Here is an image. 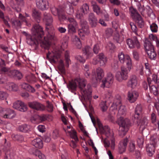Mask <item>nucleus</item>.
Returning <instances> with one entry per match:
<instances>
[{"label": "nucleus", "instance_id": "1", "mask_svg": "<svg viewBox=\"0 0 159 159\" xmlns=\"http://www.w3.org/2000/svg\"><path fill=\"white\" fill-rule=\"evenodd\" d=\"M43 20L46 23V29L48 31L46 36L43 38L44 32L42 27L39 24H35L31 30L32 35L28 37L27 42L35 48L40 44L42 48L48 49L50 45V40L53 39L54 36L53 32L54 29L52 25L53 20L50 14L45 13L44 14Z\"/></svg>", "mask_w": 159, "mask_h": 159}, {"label": "nucleus", "instance_id": "2", "mask_svg": "<svg viewBox=\"0 0 159 159\" xmlns=\"http://www.w3.org/2000/svg\"><path fill=\"white\" fill-rule=\"evenodd\" d=\"M126 113V109L124 105L120 106L118 110L117 120L116 122L119 126V134L123 137L124 136L128 131L130 125L129 120L128 119H124L121 116H125Z\"/></svg>", "mask_w": 159, "mask_h": 159}, {"label": "nucleus", "instance_id": "3", "mask_svg": "<svg viewBox=\"0 0 159 159\" xmlns=\"http://www.w3.org/2000/svg\"><path fill=\"white\" fill-rule=\"evenodd\" d=\"M144 46L147 53L151 60H155L157 54L155 51L154 47L151 43L148 41H146Z\"/></svg>", "mask_w": 159, "mask_h": 159}, {"label": "nucleus", "instance_id": "4", "mask_svg": "<svg viewBox=\"0 0 159 159\" xmlns=\"http://www.w3.org/2000/svg\"><path fill=\"white\" fill-rule=\"evenodd\" d=\"M118 57L120 62L122 64L126 63L127 68L130 70L132 67L131 60L130 57L127 55H125L123 52H121L119 53Z\"/></svg>", "mask_w": 159, "mask_h": 159}, {"label": "nucleus", "instance_id": "5", "mask_svg": "<svg viewBox=\"0 0 159 159\" xmlns=\"http://www.w3.org/2000/svg\"><path fill=\"white\" fill-rule=\"evenodd\" d=\"M130 71L127 68L124 66L121 67V71L117 72L116 74V79L119 82L127 80L128 77V73Z\"/></svg>", "mask_w": 159, "mask_h": 159}, {"label": "nucleus", "instance_id": "6", "mask_svg": "<svg viewBox=\"0 0 159 159\" xmlns=\"http://www.w3.org/2000/svg\"><path fill=\"white\" fill-rule=\"evenodd\" d=\"M157 141V140L154 136L151 137L150 143L148 144L146 148V150L149 156H151L154 153Z\"/></svg>", "mask_w": 159, "mask_h": 159}, {"label": "nucleus", "instance_id": "7", "mask_svg": "<svg viewBox=\"0 0 159 159\" xmlns=\"http://www.w3.org/2000/svg\"><path fill=\"white\" fill-rule=\"evenodd\" d=\"M76 79H80L81 80H84L83 82H81V84L82 86L83 85H84V86L82 87V88H79L81 90L82 94L85 97H87L88 99L90 101L92 97V90L90 88H89L87 90H85L84 89L87 84L86 80L84 79H81L80 78H77Z\"/></svg>", "mask_w": 159, "mask_h": 159}, {"label": "nucleus", "instance_id": "8", "mask_svg": "<svg viewBox=\"0 0 159 159\" xmlns=\"http://www.w3.org/2000/svg\"><path fill=\"white\" fill-rule=\"evenodd\" d=\"M84 80H80V79H75L74 80H72L70 81L69 84L67 85V87L69 90L72 92L75 91L76 90L77 87V84H79V88H82V86L81 84V82H83ZM84 85H82V87Z\"/></svg>", "mask_w": 159, "mask_h": 159}, {"label": "nucleus", "instance_id": "9", "mask_svg": "<svg viewBox=\"0 0 159 159\" xmlns=\"http://www.w3.org/2000/svg\"><path fill=\"white\" fill-rule=\"evenodd\" d=\"M16 115L15 111L9 108H3L0 114V116L4 118L12 119Z\"/></svg>", "mask_w": 159, "mask_h": 159}, {"label": "nucleus", "instance_id": "10", "mask_svg": "<svg viewBox=\"0 0 159 159\" xmlns=\"http://www.w3.org/2000/svg\"><path fill=\"white\" fill-rule=\"evenodd\" d=\"M89 11V6L86 3L84 4L81 7L80 9L76 12V16L78 19H80L84 15L88 14Z\"/></svg>", "mask_w": 159, "mask_h": 159}, {"label": "nucleus", "instance_id": "11", "mask_svg": "<svg viewBox=\"0 0 159 159\" xmlns=\"http://www.w3.org/2000/svg\"><path fill=\"white\" fill-rule=\"evenodd\" d=\"M113 76L110 73H108L107 77L102 81V84L101 87L104 88L105 87H109L112 84L113 81Z\"/></svg>", "mask_w": 159, "mask_h": 159}, {"label": "nucleus", "instance_id": "12", "mask_svg": "<svg viewBox=\"0 0 159 159\" xmlns=\"http://www.w3.org/2000/svg\"><path fill=\"white\" fill-rule=\"evenodd\" d=\"M126 43L130 48L133 49L134 48H137V49H139L140 47V43L136 36H134L132 39H127Z\"/></svg>", "mask_w": 159, "mask_h": 159}, {"label": "nucleus", "instance_id": "13", "mask_svg": "<svg viewBox=\"0 0 159 159\" xmlns=\"http://www.w3.org/2000/svg\"><path fill=\"white\" fill-rule=\"evenodd\" d=\"M28 105L31 109L37 111H43L45 109L44 105L36 101L28 102Z\"/></svg>", "mask_w": 159, "mask_h": 159}, {"label": "nucleus", "instance_id": "14", "mask_svg": "<svg viewBox=\"0 0 159 159\" xmlns=\"http://www.w3.org/2000/svg\"><path fill=\"white\" fill-rule=\"evenodd\" d=\"M8 75L12 78L19 80H21L23 77L22 73L17 70H10L8 73Z\"/></svg>", "mask_w": 159, "mask_h": 159}, {"label": "nucleus", "instance_id": "15", "mask_svg": "<svg viewBox=\"0 0 159 159\" xmlns=\"http://www.w3.org/2000/svg\"><path fill=\"white\" fill-rule=\"evenodd\" d=\"M128 142L127 138L121 140L118 145V152L120 154L125 152Z\"/></svg>", "mask_w": 159, "mask_h": 159}, {"label": "nucleus", "instance_id": "16", "mask_svg": "<svg viewBox=\"0 0 159 159\" xmlns=\"http://www.w3.org/2000/svg\"><path fill=\"white\" fill-rule=\"evenodd\" d=\"M51 11L53 15L58 16L59 19L61 20L65 18L63 14V10L62 9H58L57 8L53 7L51 8Z\"/></svg>", "mask_w": 159, "mask_h": 159}, {"label": "nucleus", "instance_id": "17", "mask_svg": "<svg viewBox=\"0 0 159 159\" xmlns=\"http://www.w3.org/2000/svg\"><path fill=\"white\" fill-rule=\"evenodd\" d=\"M138 96L139 93L135 91H130L128 93V98L130 102L132 103L135 101Z\"/></svg>", "mask_w": 159, "mask_h": 159}, {"label": "nucleus", "instance_id": "18", "mask_svg": "<svg viewBox=\"0 0 159 159\" xmlns=\"http://www.w3.org/2000/svg\"><path fill=\"white\" fill-rule=\"evenodd\" d=\"M137 80L136 76L135 75L131 76L127 82V86L134 89L137 86Z\"/></svg>", "mask_w": 159, "mask_h": 159}, {"label": "nucleus", "instance_id": "19", "mask_svg": "<svg viewBox=\"0 0 159 159\" xmlns=\"http://www.w3.org/2000/svg\"><path fill=\"white\" fill-rule=\"evenodd\" d=\"M88 19L92 27H95L96 26L98 20L93 13L91 12L89 14Z\"/></svg>", "mask_w": 159, "mask_h": 159}, {"label": "nucleus", "instance_id": "20", "mask_svg": "<svg viewBox=\"0 0 159 159\" xmlns=\"http://www.w3.org/2000/svg\"><path fill=\"white\" fill-rule=\"evenodd\" d=\"M36 4L38 7L43 10H45L48 8V2L46 1L37 0Z\"/></svg>", "mask_w": 159, "mask_h": 159}, {"label": "nucleus", "instance_id": "21", "mask_svg": "<svg viewBox=\"0 0 159 159\" xmlns=\"http://www.w3.org/2000/svg\"><path fill=\"white\" fill-rule=\"evenodd\" d=\"M104 76V73L103 70L100 68H98L96 70V80L93 81L94 83L100 81Z\"/></svg>", "mask_w": 159, "mask_h": 159}, {"label": "nucleus", "instance_id": "22", "mask_svg": "<svg viewBox=\"0 0 159 159\" xmlns=\"http://www.w3.org/2000/svg\"><path fill=\"white\" fill-rule=\"evenodd\" d=\"M142 111V106L140 104L137 105L135 109V114L134 116V121L138 123V120L139 118V115L141 114Z\"/></svg>", "mask_w": 159, "mask_h": 159}, {"label": "nucleus", "instance_id": "23", "mask_svg": "<svg viewBox=\"0 0 159 159\" xmlns=\"http://www.w3.org/2000/svg\"><path fill=\"white\" fill-rule=\"evenodd\" d=\"M91 3L93 11L96 13L97 15H99L103 13L102 10L101 9V8L97 4L96 2L94 1H92Z\"/></svg>", "mask_w": 159, "mask_h": 159}, {"label": "nucleus", "instance_id": "24", "mask_svg": "<svg viewBox=\"0 0 159 159\" xmlns=\"http://www.w3.org/2000/svg\"><path fill=\"white\" fill-rule=\"evenodd\" d=\"M121 103V97L120 96H118L117 98L116 97L115 98L113 103L111 107L110 110H113V111H116L117 106L118 105L120 106Z\"/></svg>", "mask_w": 159, "mask_h": 159}, {"label": "nucleus", "instance_id": "25", "mask_svg": "<svg viewBox=\"0 0 159 159\" xmlns=\"http://www.w3.org/2000/svg\"><path fill=\"white\" fill-rule=\"evenodd\" d=\"M31 143L33 146L39 148H41L43 146V142L40 138L34 139L32 141Z\"/></svg>", "mask_w": 159, "mask_h": 159}, {"label": "nucleus", "instance_id": "26", "mask_svg": "<svg viewBox=\"0 0 159 159\" xmlns=\"http://www.w3.org/2000/svg\"><path fill=\"white\" fill-rule=\"evenodd\" d=\"M103 143L104 144V146L106 148H108L109 147L110 145L112 149L114 150L115 148V139L113 138L111 139V144L109 141V140L108 139L106 138L103 140Z\"/></svg>", "mask_w": 159, "mask_h": 159}, {"label": "nucleus", "instance_id": "27", "mask_svg": "<svg viewBox=\"0 0 159 159\" xmlns=\"http://www.w3.org/2000/svg\"><path fill=\"white\" fill-rule=\"evenodd\" d=\"M25 80L30 83H34L37 80V78L33 74H30L26 75L25 77Z\"/></svg>", "mask_w": 159, "mask_h": 159}, {"label": "nucleus", "instance_id": "28", "mask_svg": "<svg viewBox=\"0 0 159 159\" xmlns=\"http://www.w3.org/2000/svg\"><path fill=\"white\" fill-rule=\"evenodd\" d=\"M139 118L138 120V123H137L140 126V129L142 130L144 129L147 125L148 124V120L146 118H143V119L139 122Z\"/></svg>", "mask_w": 159, "mask_h": 159}, {"label": "nucleus", "instance_id": "29", "mask_svg": "<svg viewBox=\"0 0 159 159\" xmlns=\"http://www.w3.org/2000/svg\"><path fill=\"white\" fill-rule=\"evenodd\" d=\"M18 129L21 132L26 133L30 131L31 127L29 125L24 124L19 126L18 127Z\"/></svg>", "mask_w": 159, "mask_h": 159}, {"label": "nucleus", "instance_id": "30", "mask_svg": "<svg viewBox=\"0 0 159 159\" xmlns=\"http://www.w3.org/2000/svg\"><path fill=\"white\" fill-rule=\"evenodd\" d=\"M64 130L67 134H68L71 138L74 139L75 141H78V139L76 135V132L74 129H71V131H67L64 128Z\"/></svg>", "mask_w": 159, "mask_h": 159}, {"label": "nucleus", "instance_id": "31", "mask_svg": "<svg viewBox=\"0 0 159 159\" xmlns=\"http://www.w3.org/2000/svg\"><path fill=\"white\" fill-rule=\"evenodd\" d=\"M6 89L10 91H16L18 89V86L13 83L7 84L5 86Z\"/></svg>", "mask_w": 159, "mask_h": 159}, {"label": "nucleus", "instance_id": "32", "mask_svg": "<svg viewBox=\"0 0 159 159\" xmlns=\"http://www.w3.org/2000/svg\"><path fill=\"white\" fill-rule=\"evenodd\" d=\"M32 15L38 23L40 22L41 17L40 13L39 12L35 9L33 10L32 11Z\"/></svg>", "mask_w": 159, "mask_h": 159}, {"label": "nucleus", "instance_id": "33", "mask_svg": "<svg viewBox=\"0 0 159 159\" xmlns=\"http://www.w3.org/2000/svg\"><path fill=\"white\" fill-rule=\"evenodd\" d=\"M98 56L100 66H103L107 61V58L102 53L100 54Z\"/></svg>", "mask_w": 159, "mask_h": 159}, {"label": "nucleus", "instance_id": "34", "mask_svg": "<svg viewBox=\"0 0 159 159\" xmlns=\"http://www.w3.org/2000/svg\"><path fill=\"white\" fill-rule=\"evenodd\" d=\"M135 22L138 24V25L140 28H142L144 26V22L139 15H138V16H137Z\"/></svg>", "mask_w": 159, "mask_h": 159}, {"label": "nucleus", "instance_id": "35", "mask_svg": "<svg viewBox=\"0 0 159 159\" xmlns=\"http://www.w3.org/2000/svg\"><path fill=\"white\" fill-rule=\"evenodd\" d=\"M80 33V35L84 36L85 34H88L89 33L88 27L87 25L85 26H82V28L79 30Z\"/></svg>", "mask_w": 159, "mask_h": 159}, {"label": "nucleus", "instance_id": "36", "mask_svg": "<svg viewBox=\"0 0 159 159\" xmlns=\"http://www.w3.org/2000/svg\"><path fill=\"white\" fill-rule=\"evenodd\" d=\"M11 137L13 140L20 142H22L24 140V138L22 135L12 134Z\"/></svg>", "mask_w": 159, "mask_h": 159}, {"label": "nucleus", "instance_id": "37", "mask_svg": "<svg viewBox=\"0 0 159 159\" xmlns=\"http://www.w3.org/2000/svg\"><path fill=\"white\" fill-rule=\"evenodd\" d=\"M5 159H15V154L12 151L10 150L9 152H7Z\"/></svg>", "mask_w": 159, "mask_h": 159}, {"label": "nucleus", "instance_id": "38", "mask_svg": "<svg viewBox=\"0 0 159 159\" xmlns=\"http://www.w3.org/2000/svg\"><path fill=\"white\" fill-rule=\"evenodd\" d=\"M28 109V108L26 105L22 101L18 110L21 112H25L27 111Z\"/></svg>", "mask_w": 159, "mask_h": 159}, {"label": "nucleus", "instance_id": "39", "mask_svg": "<svg viewBox=\"0 0 159 159\" xmlns=\"http://www.w3.org/2000/svg\"><path fill=\"white\" fill-rule=\"evenodd\" d=\"M28 109V108L26 105L22 101L18 110L21 112H25L27 111Z\"/></svg>", "mask_w": 159, "mask_h": 159}, {"label": "nucleus", "instance_id": "40", "mask_svg": "<svg viewBox=\"0 0 159 159\" xmlns=\"http://www.w3.org/2000/svg\"><path fill=\"white\" fill-rule=\"evenodd\" d=\"M58 68L59 70L62 73H65V68L63 61L62 60H60L59 62Z\"/></svg>", "mask_w": 159, "mask_h": 159}, {"label": "nucleus", "instance_id": "41", "mask_svg": "<svg viewBox=\"0 0 159 159\" xmlns=\"http://www.w3.org/2000/svg\"><path fill=\"white\" fill-rule=\"evenodd\" d=\"M103 129L105 133V134L107 138L111 137L113 136L112 132H111L110 129L108 126H105Z\"/></svg>", "mask_w": 159, "mask_h": 159}, {"label": "nucleus", "instance_id": "42", "mask_svg": "<svg viewBox=\"0 0 159 159\" xmlns=\"http://www.w3.org/2000/svg\"><path fill=\"white\" fill-rule=\"evenodd\" d=\"M65 60L66 62V66L67 67H69V65L71 64V61L69 57V53L66 51L65 53Z\"/></svg>", "mask_w": 159, "mask_h": 159}, {"label": "nucleus", "instance_id": "43", "mask_svg": "<svg viewBox=\"0 0 159 159\" xmlns=\"http://www.w3.org/2000/svg\"><path fill=\"white\" fill-rule=\"evenodd\" d=\"M135 149V142L134 141L131 140L129 143V150L131 152H134Z\"/></svg>", "mask_w": 159, "mask_h": 159}, {"label": "nucleus", "instance_id": "44", "mask_svg": "<svg viewBox=\"0 0 159 159\" xmlns=\"http://www.w3.org/2000/svg\"><path fill=\"white\" fill-rule=\"evenodd\" d=\"M129 25L133 32L136 35L140 36V35L138 34V29L135 24L133 22H130Z\"/></svg>", "mask_w": 159, "mask_h": 159}, {"label": "nucleus", "instance_id": "45", "mask_svg": "<svg viewBox=\"0 0 159 159\" xmlns=\"http://www.w3.org/2000/svg\"><path fill=\"white\" fill-rule=\"evenodd\" d=\"M8 97V94L7 93L0 90V100H7Z\"/></svg>", "mask_w": 159, "mask_h": 159}, {"label": "nucleus", "instance_id": "46", "mask_svg": "<svg viewBox=\"0 0 159 159\" xmlns=\"http://www.w3.org/2000/svg\"><path fill=\"white\" fill-rule=\"evenodd\" d=\"M149 37L151 40L155 41L157 46H159V40L156 35H154L152 34H151L149 35Z\"/></svg>", "mask_w": 159, "mask_h": 159}, {"label": "nucleus", "instance_id": "47", "mask_svg": "<svg viewBox=\"0 0 159 159\" xmlns=\"http://www.w3.org/2000/svg\"><path fill=\"white\" fill-rule=\"evenodd\" d=\"M77 25H75L73 24H69L68 25V31L69 32L74 33L75 32V27Z\"/></svg>", "mask_w": 159, "mask_h": 159}, {"label": "nucleus", "instance_id": "48", "mask_svg": "<svg viewBox=\"0 0 159 159\" xmlns=\"http://www.w3.org/2000/svg\"><path fill=\"white\" fill-rule=\"evenodd\" d=\"M150 28L151 31L154 33L157 32L158 30V26L155 23H152L150 25Z\"/></svg>", "mask_w": 159, "mask_h": 159}, {"label": "nucleus", "instance_id": "49", "mask_svg": "<svg viewBox=\"0 0 159 159\" xmlns=\"http://www.w3.org/2000/svg\"><path fill=\"white\" fill-rule=\"evenodd\" d=\"M150 90L151 92L155 95H157L158 93L157 88L153 85L150 87Z\"/></svg>", "mask_w": 159, "mask_h": 159}, {"label": "nucleus", "instance_id": "50", "mask_svg": "<svg viewBox=\"0 0 159 159\" xmlns=\"http://www.w3.org/2000/svg\"><path fill=\"white\" fill-rule=\"evenodd\" d=\"M47 104L46 106L47 110L49 112H52L53 111V106L48 102H47Z\"/></svg>", "mask_w": 159, "mask_h": 159}, {"label": "nucleus", "instance_id": "51", "mask_svg": "<svg viewBox=\"0 0 159 159\" xmlns=\"http://www.w3.org/2000/svg\"><path fill=\"white\" fill-rule=\"evenodd\" d=\"M145 66L146 69V73L148 75H150L151 74L150 70V65L148 63H145Z\"/></svg>", "mask_w": 159, "mask_h": 159}, {"label": "nucleus", "instance_id": "52", "mask_svg": "<svg viewBox=\"0 0 159 159\" xmlns=\"http://www.w3.org/2000/svg\"><path fill=\"white\" fill-rule=\"evenodd\" d=\"M36 156H38L41 159H46V157L45 155L41 153L40 151L38 150L36 151L35 152Z\"/></svg>", "mask_w": 159, "mask_h": 159}, {"label": "nucleus", "instance_id": "53", "mask_svg": "<svg viewBox=\"0 0 159 159\" xmlns=\"http://www.w3.org/2000/svg\"><path fill=\"white\" fill-rule=\"evenodd\" d=\"M22 101L20 100L14 102L13 104V107L15 109L18 110L19 108V106L21 102Z\"/></svg>", "mask_w": 159, "mask_h": 159}, {"label": "nucleus", "instance_id": "54", "mask_svg": "<svg viewBox=\"0 0 159 159\" xmlns=\"http://www.w3.org/2000/svg\"><path fill=\"white\" fill-rule=\"evenodd\" d=\"M11 6L15 11L17 12H20L21 11V8L20 7L17 6L14 3L11 4Z\"/></svg>", "mask_w": 159, "mask_h": 159}, {"label": "nucleus", "instance_id": "55", "mask_svg": "<svg viewBox=\"0 0 159 159\" xmlns=\"http://www.w3.org/2000/svg\"><path fill=\"white\" fill-rule=\"evenodd\" d=\"M137 143L139 147L142 148L143 143V139L142 137L139 138L137 139Z\"/></svg>", "mask_w": 159, "mask_h": 159}, {"label": "nucleus", "instance_id": "56", "mask_svg": "<svg viewBox=\"0 0 159 159\" xmlns=\"http://www.w3.org/2000/svg\"><path fill=\"white\" fill-rule=\"evenodd\" d=\"M113 30L111 28H107L105 31V34L107 37L111 36L113 33Z\"/></svg>", "mask_w": 159, "mask_h": 159}, {"label": "nucleus", "instance_id": "57", "mask_svg": "<svg viewBox=\"0 0 159 159\" xmlns=\"http://www.w3.org/2000/svg\"><path fill=\"white\" fill-rule=\"evenodd\" d=\"M101 107L102 111H106L107 109V107L106 105V102H103L101 103Z\"/></svg>", "mask_w": 159, "mask_h": 159}, {"label": "nucleus", "instance_id": "58", "mask_svg": "<svg viewBox=\"0 0 159 159\" xmlns=\"http://www.w3.org/2000/svg\"><path fill=\"white\" fill-rule=\"evenodd\" d=\"M59 57V55L57 53H54L53 55V56L52 57V58H51V60L50 61L51 62H53L54 63H55L56 61V60H57L58 58Z\"/></svg>", "mask_w": 159, "mask_h": 159}, {"label": "nucleus", "instance_id": "59", "mask_svg": "<svg viewBox=\"0 0 159 159\" xmlns=\"http://www.w3.org/2000/svg\"><path fill=\"white\" fill-rule=\"evenodd\" d=\"M48 116L47 115L43 114L38 117V119L41 121H45L47 120Z\"/></svg>", "mask_w": 159, "mask_h": 159}, {"label": "nucleus", "instance_id": "60", "mask_svg": "<svg viewBox=\"0 0 159 159\" xmlns=\"http://www.w3.org/2000/svg\"><path fill=\"white\" fill-rule=\"evenodd\" d=\"M130 12L132 16H135L137 15L138 16V15H139L138 14L136 10L133 8L130 9Z\"/></svg>", "mask_w": 159, "mask_h": 159}, {"label": "nucleus", "instance_id": "61", "mask_svg": "<svg viewBox=\"0 0 159 159\" xmlns=\"http://www.w3.org/2000/svg\"><path fill=\"white\" fill-rule=\"evenodd\" d=\"M58 131L57 130H55L52 132V137L54 139H56L59 137Z\"/></svg>", "mask_w": 159, "mask_h": 159}, {"label": "nucleus", "instance_id": "62", "mask_svg": "<svg viewBox=\"0 0 159 159\" xmlns=\"http://www.w3.org/2000/svg\"><path fill=\"white\" fill-rule=\"evenodd\" d=\"M133 54L134 58L136 60H138L139 59V55L138 52L134 50L133 51Z\"/></svg>", "mask_w": 159, "mask_h": 159}, {"label": "nucleus", "instance_id": "63", "mask_svg": "<svg viewBox=\"0 0 159 159\" xmlns=\"http://www.w3.org/2000/svg\"><path fill=\"white\" fill-rule=\"evenodd\" d=\"M107 48L110 50L113 51L115 48V46L112 43L109 42L108 44Z\"/></svg>", "mask_w": 159, "mask_h": 159}, {"label": "nucleus", "instance_id": "64", "mask_svg": "<svg viewBox=\"0 0 159 159\" xmlns=\"http://www.w3.org/2000/svg\"><path fill=\"white\" fill-rule=\"evenodd\" d=\"M152 81L155 83L157 84L158 83L159 79H157V75L155 74H153L152 76Z\"/></svg>", "mask_w": 159, "mask_h": 159}]
</instances>
